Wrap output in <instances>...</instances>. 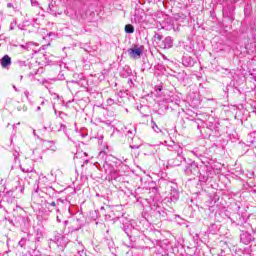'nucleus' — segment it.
I'll return each mask as SVG.
<instances>
[{
  "label": "nucleus",
  "instance_id": "nucleus-14",
  "mask_svg": "<svg viewBox=\"0 0 256 256\" xmlns=\"http://www.w3.org/2000/svg\"><path fill=\"white\" fill-rule=\"evenodd\" d=\"M27 244V238H22L18 245H20L21 247H25V245Z\"/></svg>",
  "mask_w": 256,
  "mask_h": 256
},
{
  "label": "nucleus",
  "instance_id": "nucleus-20",
  "mask_svg": "<svg viewBox=\"0 0 256 256\" xmlns=\"http://www.w3.org/2000/svg\"><path fill=\"white\" fill-rule=\"evenodd\" d=\"M8 7H12L11 3H8Z\"/></svg>",
  "mask_w": 256,
  "mask_h": 256
},
{
  "label": "nucleus",
  "instance_id": "nucleus-11",
  "mask_svg": "<svg viewBox=\"0 0 256 256\" xmlns=\"http://www.w3.org/2000/svg\"><path fill=\"white\" fill-rule=\"evenodd\" d=\"M151 123L153 124L152 129L156 132V133H161V129H159V126H157V123H155V121H151Z\"/></svg>",
  "mask_w": 256,
  "mask_h": 256
},
{
  "label": "nucleus",
  "instance_id": "nucleus-4",
  "mask_svg": "<svg viewBox=\"0 0 256 256\" xmlns=\"http://www.w3.org/2000/svg\"><path fill=\"white\" fill-rule=\"evenodd\" d=\"M128 53L130 55V57H133V59L137 58V57H141V55H143V49L142 48H129L128 49Z\"/></svg>",
  "mask_w": 256,
  "mask_h": 256
},
{
  "label": "nucleus",
  "instance_id": "nucleus-24",
  "mask_svg": "<svg viewBox=\"0 0 256 256\" xmlns=\"http://www.w3.org/2000/svg\"><path fill=\"white\" fill-rule=\"evenodd\" d=\"M101 209H105V207L102 206Z\"/></svg>",
  "mask_w": 256,
  "mask_h": 256
},
{
  "label": "nucleus",
  "instance_id": "nucleus-13",
  "mask_svg": "<svg viewBox=\"0 0 256 256\" xmlns=\"http://www.w3.org/2000/svg\"><path fill=\"white\" fill-rule=\"evenodd\" d=\"M154 39H155L156 41H163V35L158 34V33H155Z\"/></svg>",
  "mask_w": 256,
  "mask_h": 256
},
{
  "label": "nucleus",
  "instance_id": "nucleus-22",
  "mask_svg": "<svg viewBox=\"0 0 256 256\" xmlns=\"http://www.w3.org/2000/svg\"><path fill=\"white\" fill-rule=\"evenodd\" d=\"M128 133H130V134H131V133H133V132H131V130H129V131H128Z\"/></svg>",
  "mask_w": 256,
  "mask_h": 256
},
{
  "label": "nucleus",
  "instance_id": "nucleus-21",
  "mask_svg": "<svg viewBox=\"0 0 256 256\" xmlns=\"http://www.w3.org/2000/svg\"><path fill=\"white\" fill-rule=\"evenodd\" d=\"M21 47H22L23 49H25V46H24V45H22Z\"/></svg>",
  "mask_w": 256,
  "mask_h": 256
},
{
  "label": "nucleus",
  "instance_id": "nucleus-16",
  "mask_svg": "<svg viewBox=\"0 0 256 256\" xmlns=\"http://www.w3.org/2000/svg\"><path fill=\"white\" fill-rule=\"evenodd\" d=\"M173 198H174L175 200L179 199V193L175 192V194L173 195Z\"/></svg>",
  "mask_w": 256,
  "mask_h": 256
},
{
  "label": "nucleus",
  "instance_id": "nucleus-9",
  "mask_svg": "<svg viewBox=\"0 0 256 256\" xmlns=\"http://www.w3.org/2000/svg\"><path fill=\"white\" fill-rule=\"evenodd\" d=\"M67 130V126H65V124L58 122L55 125V131H66Z\"/></svg>",
  "mask_w": 256,
  "mask_h": 256
},
{
  "label": "nucleus",
  "instance_id": "nucleus-18",
  "mask_svg": "<svg viewBox=\"0 0 256 256\" xmlns=\"http://www.w3.org/2000/svg\"><path fill=\"white\" fill-rule=\"evenodd\" d=\"M157 89H158V91H163V87L162 86H158Z\"/></svg>",
  "mask_w": 256,
  "mask_h": 256
},
{
  "label": "nucleus",
  "instance_id": "nucleus-6",
  "mask_svg": "<svg viewBox=\"0 0 256 256\" xmlns=\"http://www.w3.org/2000/svg\"><path fill=\"white\" fill-rule=\"evenodd\" d=\"M1 67L3 69H9L11 67V57L9 55H4L1 59Z\"/></svg>",
  "mask_w": 256,
  "mask_h": 256
},
{
  "label": "nucleus",
  "instance_id": "nucleus-3",
  "mask_svg": "<svg viewBox=\"0 0 256 256\" xmlns=\"http://www.w3.org/2000/svg\"><path fill=\"white\" fill-rule=\"evenodd\" d=\"M55 243L56 245H58L63 249V247H67V244L69 243V241L67 240V238H65V236L58 235L55 237Z\"/></svg>",
  "mask_w": 256,
  "mask_h": 256
},
{
  "label": "nucleus",
  "instance_id": "nucleus-7",
  "mask_svg": "<svg viewBox=\"0 0 256 256\" xmlns=\"http://www.w3.org/2000/svg\"><path fill=\"white\" fill-rule=\"evenodd\" d=\"M45 147L49 150V151H57V146L55 145V141H46L45 142Z\"/></svg>",
  "mask_w": 256,
  "mask_h": 256
},
{
  "label": "nucleus",
  "instance_id": "nucleus-25",
  "mask_svg": "<svg viewBox=\"0 0 256 256\" xmlns=\"http://www.w3.org/2000/svg\"><path fill=\"white\" fill-rule=\"evenodd\" d=\"M14 89H17L15 86H13Z\"/></svg>",
  "mask_w": 256,
  "mask_h": 256
},
{
  "label": "nucleus",
  "instance_id": "nucleus-19",
  "mask_svg": "<svg viewBox=\"0 0 256 256\" xmlns=\"http://www.w3.org/2000/svg\"><path fill=\"white\" fill-rule=\"evenodd\" d=\"M103 155H105V152H100V153H99V157H101V156H103Z\"/></svg>",
  "mask_w": 256,
  "mask_h": 256
},
{
  "label": "nucleus",
  "instance_id": "nucleus-17",
  "mask_svg": "<svg viewBox=\"0 0 256 256\" xmlns=\"http://www.w3.org/2000/svg\"><path fill=\"white\" fill-rule=\"evenodd\" d=\"M130 147H131V149H139V146H137V145H135V146L131 145Z\"/></svg>",
  "mask_w": 256,
  "mask_h": 256
},
{
  "label": "nucleus",
  "instance_id": "nucleus-10",
  "mask_svg": "<svg viewBox=\"0 0 256 256\" xmlns=\"http://www.w3.org/2000/svg\"><path fill=\"white\" fill-rule=\"evenodd\" d=\"M125 32L126 33H135V28L133 27V25L128 24L125 26Z\"/></svg>",
  "mask_w": 256,
  "mask_h": 256
},
{
  "label": "nucleus",
  "instance_id": "nucleus-12",
  "mask_svg": "<svg viewBox=\"0 0 256 256\" xmlns=\"http://www.w3.org/2000/svg\"><path fill=\"white\" fill-rule=\"evenodd\" d=\"M37 153H39V149L36 148L33 150V155L35 156V159H43V156L41 155L37 156Z\"/></svg>",
  "mask_w": 256,
  "mask_h": 256
},
{
  "label": "nucleus",
  "instance_id": "nucleus-8",
  "mask_svg": "<svg viewBox=\"0 0 256 256\" xmlns=\"http://www.w3.org/2000/svg\"><path fill=\"white\" fill-rule=\"evenodd\" d=\"M57 205H59V200H57V202L53 201V202H48L46 201V206L48 209H51V207H54V209L56 211H59V208H57Z\"/></svg>",
  "mask_w": 256,
  "mask_h": 256
},
{
  "label": "nucleus",
  "instance_id": "nucleus-2",
  "mask_svg": "<svg viewBox=\"0 0 256 256\" xmlns=\"http://www.w3.org/2000/svg\"><path fill=\"white\" fill-rule=\"evenodd\" d=\"M183 159H185L183 157V151H180L177 153V157L170 160V165H172V167H179V165H181V163H183Z\"/></svg>",
  "mask_w": 256,
  "mask_h": 256
},
{
  "label": "nucleus",
  "instance_id": "nucleus-15",
  "mask_svg": "<svg viewBox=\"0 0 256 256\" xmlns=\"http://www.w3.org/2000/svg\"><path fill=\"white\" fill-rule=\"evenodd\" d=\"M21 171H23V173H33V168H23L21 167Z\"/></svg>",
  "mask_w": 256,
  "mask_h": 256
},
{
  "label": "nucleus",
  "instance_id": "nucleus-1",
  "mask_svg": "<svg viewBox=\"0 0 256 256\" xmlns=\"http://www.w3.org/2000/svg\"><path fill=\"white\" fill-rule=\"evenodd\" d=\"M185 173L189 177H191V175H199V166H197L195 163H191L186 167Z\"/></svg>",
  "mask_w": 256,
  "mask_h": 256
},
{
  "label": "nucleus",
  "instance_id": "nucleus-5",
  "mask_svg": "<svg viewBox=\"0 0 256 256\" xmlns=\"http://www.w3.org/2000/svg\"><path fill=\"white\" fill-rule=\"evenodd\" d=\"M173 47V39H171V36L166 37L162 43L160 44L161 49H171Z\"/></svg>",
  "mask_w": 256,
  "mask_h": 256
},
{
  "label": "nucleus",
  "instance_id": "nucleus-23",
  "mask_svg": "<svg viewBox=\"0 0 256 256\" xmlns=\"http://www.w3.org/2000/svg\"><path fill=\"white\" fill-rule=\"evenodd\" d=\"M10 30H13V27H10Z\"/></svg>",
  "mask_w": 256,
  "mask_h": 256
}]
</instances>
